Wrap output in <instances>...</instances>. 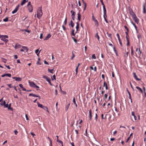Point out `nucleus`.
Masks as SVG:
<instances>
[{
  "mask_svg": "<svg viewBox=\"0 0 146 146\" xmlns=\"http://www.w3.org/2000/svg\"><path fill=\"white\" fill-rule=\"evenodd\" d=\"M37 17L40 19L42 15V6L40 7L37 11Z\"/></svg>",
  "mask_w": 146,
  "mask_h": 146,
  "instance_id": "nucleus-1",
  "label": "nucleus"
},
{
  "mask_svg": "<svg viewBox=\"0 0 146 146\" xmlns=\"http://www.w3.org/2000/svg\"><path fill=\"white\" fill-rule=\"evenodd\" d=\"M42 78L46 80L47 81L49 84L51 86H52L53 85L50 82V79L48 77L44 75L42 76Z\"/></svg>",
  "mask_w": 146,
  "mask_h": 146,
  "instance_id": "nucleus-2",
  "label": "nucleus"
},
{
  "mask_svg": "<svg viewBox=\"0 0 146 146\" xmlns=\"http://www.w3.org/2000/svg\"><path fill=\"white\" fill-rule=\"evenodd\" d=\"M92 19L93 20L94 22L95 25L96 26H98L99 25L98 23V21L96 19L95 17H94L93 15L92 16Z\"/></svg>",
  "mask_w": 146,
  "mask_h": 146,
  "instance_id": "nucleus-3",
  "label": "nucleus"
},
{
  "mask_svg": "<svg viewBox=\"0 0 146 146\" xmlns=\"http://www.w3.org/2000/svg\"><path fill=\"white\" fill-rule=\"evenodd\" d=\"M124 27L127 30V31L125 32V33L126 35V38L127 40L129 39L128 38V32H129V29L126 26H125Z\"/></svg>",
  "mask_w": 146,
  "mask_h": 146,
  "instance_id": "nucleus-4",
  "label": "nucleus"
},
{
  "mask_svg": "<svg viewBox=\"0 0 146 146\" xmlns=\"http://www.w3.org/2000/svg\"><path fill=\"white\" fill-rule=\"evenodd\" d=\"M29 85L32 88H34V87L35 86L36 84H35L34 82H30L29 81Z\"/></svg>",
  "mask_w": 146,
  "mask_h": 146,
  "instance_id": "nucleus-5",
  "label": "nucleus"
},
{
  "mask_svg": "<svg viewBox=\"0 0 146 146\" xmlns=\"http://www.w3.org/2000/svg\"><path fill=\"white\" fill-rule=\"evenodd\" d=\"M19 5H18L15 7V9H14V10L12 11V13L13 14H14L15 13H16L19 9Z\"/></svg>",
  "mask_w": 146,
  "mask_h": 146,
  "instance_id": "nucleus-6",
  "label": "nucleus"
},
{
  "mask_svg": "<svg viewBox=\"0 0 146 146\" xmlns=\"http://www.w3.org/2000/svg\"><path fill=\"white\" fill-rule=\"evenodd\" d=\"M12 78L13 79H15L16 81L19 82L21 81L22 80L21 78L18 77H13Z\"/></svg>",
  "mask_w": 146,
  "mask_h": 146,
  "instance_id": "nucleus-7",
  "label": "nucleus"
},
{
  "mask_svg": "<svg viewBox=\"0 0 146 146\" xmlns=\"http://www.w3.org/2000/svg\"><path fill=\"white\" fill-rule=\"evenodd\" d=\"M92 111L90 109L89 111V120L90 121L92 119Z\"/></svg>",
  "mask_w": 146,
  "mask_h": 146,
  "instance_id": "nucleus-8",
  "label": "nucleus"
},
{
  "mask_svg": "<svg viewBox=\"0 0 146 146\" xmlns=\"http://www.w3.org/2000/svg\"><path fill=\"white\" fill-rule=\"evenodd\" d=\"M28 9L29 10L30 12H32L33 11V7L32 5H31L29 6H27Z\"/></svg>",
  "mask_w": 146,
  "mask_h": 146,
  "instance_id": "nucleus-9",
  "label": "nucleus"
},
{
  "mask_svg": "<svg viewBox=\"0 0 146 146\" xmlns=\"http://www.w3.org/2000/svg\"><path fill=\"white\" fill-rule=\"evenodd\" d=\"M133 77L135 78V79L137 80H140V79L139 78H137V77L136 74V73L135 72L133 73Z\"/></svg>",
  "mask_w": 146,
  "mask_h": 146,
  "instance_id": "nucleus-10",
  "label": "nucleus"
},
{
  "mask_svg": "<svg viewBox=\"0 0 146 146\" xmlns=\"http://www.w3.org/2000/svg\"><path fill=\"white\" fill-rule=\"evenodd\" d=\"M51 36V35L50 34H48L47 35V36L46 37L44 38V40H47L49 38H50Z\"/></svg>",
  "mask_w": 146,
  "mask_h": 146,
  "instance_id": "nucleus-11",
  "label": "nucleus"
},
{
  "mask_svg": "<svg viewBox=\"0 0 146 146\" xmlns=\"http://www.w3.org/2000/svg\"><path fill=\"white\" fill-rule=\"evenodd\" d=\"M6 76H8L9 77H11V75L10 74H6L2 75L1 76L2 77H3Z\"/></svg>",
  "mask_w": 146,
  "mask_h": 146,
  "instance_id": "nucleus-12",
  "label": "nucleus"
},
{
  "mask_svg": "<svg viewBox=\"0 0 146 146\" xmlns=\"http://www.w3.org/2000/svg\"><path fill=\"white\" fill-rule=\"evenodd\" d=\"M131 115L133 116L134 119L135 121L137 120V117L135 115V112L134 111H132L131 112Z\"/></svg>",
  "mask_w": 146,
  "mask_h": 146,
  "instance_id": "nucleus-13",
  "label": "nucleus"
},
{
  "mask_svg": "<svg viewBox=\"0 0 146 146\" xmlns=\"http://www.w3.org/2000/svg\"><path fill=\"white\" fill-rule=\"evenodd\" d=\"M79 27V23L78 22H77L76 23V33L77 31H78V29Z\"/></svg>",
  "mask_w": 146,
  "mask_h": 146,
  "instance_id": "nucleus-14",
  "label": "nucleus"
},
{
  "mask_svg": "<svg viewBox=\"0 0 146 146\" xmlns=\"http://www.w3.org/2000/svg\"><path fill=\"white\" fill-rule=\"evenodd\" d=\"M103 87H105L106 89V90H108V88L107 86V83L105 81H104V85H103Z\"/></svg>",
  "mask_w": 146,
  "mask_h": 146,
  "instance_id": "nucleus-15",
  "label": "nucleus"
},
{
  "mask_svg": "<svg viewBox=\"0 0 146 146\" xmlns=\"http://www.w3.org/2000/svg\"><path fill=\"white\" fill-rule=\"evenodd\" d=\"M143 14H145L146 13V11L145 8V4L144 3L143 5Z\"/></svg>",
  "mask_w": 146,
  "mask_h": 146,
  "instance_id": "nucleus-16",
  "label": "nucleus"
},
{
  "mask_svg": "<svg viewBox=\"0 0 146 146\" xmlns=\"http://www.w3.org/2000/svg\"><path fill=\"white\" fill-rule=\"evenodd\" d=\"M1 40L5 42L6 44L9 41V40L8 39H6V38H2L1 39Z\"/></svg>",
  "mask_w": 146,
  "mask_h": 146,
  "instance_id": "nucleus-17",
  "label": "nucleus"
},
{
  "mask_svg": "<svg viewBox=\"0 0 146 146\" xmlns=\"http://www.w3.org/2000/svg\"><path fill=\"white\" fill-rule=\"evenodd\" d=\"M75 13L74 12H73L72 13L71 16L72 17V19L73 20H75Z\"/></svg>",
  "mask_w": 146,
  "mask_h": 146,
  "instance_id": "nucleus-18",
  "label": "nucleus"
},
{
  "mask_svg": "<svg viewBox=\"0 0 146 146\" xmlns=\"http://www.w3.org/2000/svg\"><path fill=\"white\" fill-rule=\"evenodd\" d=\"M42 108L44 110L48 112L49 113L48 108L46 106H44Z\"/></svg>",
  "mask_w": 146,
  "mask_h": 146,
  "instance_id": "nucleus-19",
  "label": "nucleus"
},
{
  "mask_svg": "<svg viewBox=\"0 0 146 146\" xmlns=\"http://www.w3.org/2000/svg\"><path fill=\"white\" fill-rule=\"evenodd\" d=\"M70 23L69 24V25H71V26L72 27H74V24L72 21V20H71L70 21Z\"/></svg>",
  "mask_w": 146,
  "mask_h": 146,
  "instance_id": "nucleus-20",
  "label": "nucleus"
},
{
  "mask_svg": "<svg viewBox=\"0 0 146 146\" xmlns=\"http://www.w3.org/2000/svg\"><path fill=\"white\" fill-rule=\"evenodd\" d=\"M22 48L24 50H25L26 51V52H27L28 51V47L27 46H23Z\"/></svg>",
  "mask_w": 146,
  "mask_h": 146,
  "instance_id": "nucleus-21",
  "label": "nucleus"
},
{
  "mask_svg": "<svg viewBox=\"0 0 146 146\" xmlns=\"http://www.w3.org/2000/svg\"><path fill=\"white\" fill-rule=\"evenodd\" d=\"M77 15L78 20L79 21H80L81 20V15L80 13L78 12L77 14Z\"/></svg>",
  "mask_w": 146,
  "mask_h": 146,
  "instance_id": "nucleus-22",
  "label": "nucleus"
},
{
  "mask_svg": "<svg viewBox=\"0 0 146 146\" xmlns=\"http://www.w3.org/2000/svg\"><path fill=\"white\" fill-rule=\"evenodd\" d=\"M104 11V15H106V10L105 7L103 8Z\"/></svg>",
  "mask_w": 146,
  "mask_h": 146,
  "instance_id": "nucleus-23",
  "label": "nucleus"
},
{
  "mask_svg": "<svg viewBox=\"0 0 146 146\" xmlns=\"http://www.w3.org/2000/svg\"><path fill=\"white\" fill-rule=\"evenodd\" d=\"M135 22L137 24H138L139 22V20L137 17L135 19H133Z\"/></svg>",
  "mask_w": 146,
  "mask_h": 146,
  "instance_id": "nucleus-24",
  "label": "nucleus"
},
{
  "mask_svg": "<svg viewBox=\"0 0 146 146\" xmlns=\"http://www.w3.org/2000/svg\"><path fill=\"white\" fill-rule=\"evenodd\" d=\"M21 46V45L19 44H16L15 46V49H17V48H19Z\"/></svg>",
  "mask_w": 146,
  "mask_h": 146,
  "instance_id": "nucleus-25",
  "label": "nucleus"
},
{
  "mask_svg": "<svg viewBox=\"0 0 146 146\" xmlns=\"http://www.w3.org/2000/svg\"><path fill=\"white\" fill-rule=\"evenodd\" d=\"M19 86L21 88H22L23 90L24 91H26V89L23 87V85L22 84H19Z\"/></svg>",
  "mask_w": 146,
  "mask_h": 146,
  "instance_id": "nucleus-26",
  "label": "nucleus"
},
{
  "mask_svg": "<svg viewBox=\"0 0 146 146\" xmlns=\"http://www.w3.org/2000/svg\"><path fill=\"white\" fill-rule=\"evenodd\" d=\"M29 96H32L35 97H36L37 96V95L32 93L30 94Z\"/></svg>",
  "mask_w": 146,
  "mask_h": 146,
  "instance_id": "nucleus-27",
  "label": "nucleus"
},
{
  "mask_svg": "<svg viewBox=\"0 0 146 146\" xmlns=\"http://www.w3.org/2000/svg\"><path fill=\"white\" fill-rule=\"evenodd\" d=\"M40 50L39 51L38 49H36L35 51V53L37 54V55L38 56V55L40 52Z\"/></svg>",
  "mask_w": 146,
  "mask_h": 146,
  "instance_id": "nucleus-28",
  "label": "nucleus"
},
{
  "mask_svg": "<svg viewBox=\"0 0 146 146\" xmlns=\"http://www.w3.org/2000/svg\"><path fill=\"white\" fill-rule=\"evenodd\" d=\"M11 104L10 103V104L9 105V106L8 107V109L9 110H10L11 111H12L13 110V109L12 108H11Z\"/></svg>",
  "mask_w": 146,
  "mask_h": 146,
  "instance_id": "nucleus-29",
  "label": "nucleus"
},
{
  "mask_svg": "<svg viewBox=\"0 0 146 146\" xmlns=\"http://www.w3.org/2000/svg\"><path fill=\"white\" fill-rule=\"evenodd\" d=\"M73 102L74 103V104L76 106V107H77V104L76 103V101H75V99L74 97H73Z\"/></svg>",
  "mask_w": 146,
  "mask_h": 146,
  "instance_id": "nucleus-30",
  "label": "nucleus"
},
{
  "mask_svg": "<svg viewBox=\"0 0 146 146\" xmlns=\"http://www.w3.org/2000/svg\"><path fill=\"white\" fill-rule=\"evenodd\" d=\"M37 103L38 106L39 107L42 108H43V107L44 106H43L42 105L39 103L38 102H37Z\"/></svg>",
  "mask_w": 146,
  "mask_h": 146,
  "instance_id": "nucleus-31",
  "label": "nucleus"
},
{
  "mask_svg": "<svg viewBox=\"0 0 146 146\" xmlns=\"http://www.w3.org/2000/svg\"><path fill=\"white\" fill-rule=\"evenodd\" d=\"M57 141L58 143H60L61 144L62 146V144H63V143L62 141L59 140V139H57Z\"/></svg>",
  "mask_w": 146,
  "mask_h": 146,
  "instance_id": "nucleus-32",
  "label": "nucleus"
},
{
  "mask_svg": "<svg viewBox=\"0 0 146 146\" xmlns=\"http://www.w3.org/2000/svg\"><path fill=\"white\" fill-rule=\"evenodd\" d=\"M74 29H72L71 35H72L73 36H75V34L76 33H74Z\"/></svg>",
  "mask_w": 146,
  "mask_h": 146,
  "instance_id": "nucleus-33",
  "label": "nucleus"
},
{
  "mask_svg": "<svg viewBox=\"0 0 146 146\" xmlns=\"http://www.w3.org/2000/svg\"><path fill=\"white\" fill-rule=\"evenodd\" d=\"M104 19L105 21H106V23H108V22L107 21V19H106V17H107V15H104Z\"/></svg>",
  "mask_w": 146,
  "mask_h": 146,
  "instance_id": "nucleus-34",
  "label": "nucleus"
},
{
  "mask_svg": "<svg viewBox=\"0 0 146 146\" xmlns=\"http://www.w3.org/2000/svg\"><path fill=\"white\" fill-rule=\"evenodd\" d=\"M131 24L133 25V26L134 27L135 29L136 30H137V27L135 25V24L133 23V22H131Z\"/></svg>",
  "mask_w": 146,
  "mask_h": 146,
  "instance_id": "nucleus-35",
  "label": "nucleus"
},
{
  "mask_svg": "<svg viewBox=\"0 0 146 146\" xmlns=\"http://www.w3.org/2000/svg\"><path fill=\"white\" fill-rule=\"evenodd\" d=\"M70 105V104L69 103L66 105V108H65V110H66V111H67L68 110V108H69Z\"/></svg>",
  "mask_w": 146,
  "mask_h": 146,
  "instance_id": "nucleus-36",
  "label": "nucleus"
},
{
  "mask_svg": "<svg viewBox=\"0 0 146 146\" xmlns=\"http://www.w3.org/2000/svg\"><path fill=\"white\" fill-rule=\"evenodd\" d=\"M54 69H50L49 68L48 69V71L49 72L51 73H53L52 71H53Z\"/></svg>",
  "mask_w": 146,
  "mask_h": 146,
  "instance_id": "nucleus-37",
  "label": "nucleus"
},
{
  "mask_svg": "<svg viewBox=\"0 0 146 146\" xmlns=\"http://www.w3.org/2000/svg\"><path fill=\"white\" fill-rule=\"evenodd\" d=\"M8 18L7 17L5 19H4L3 20V21L5 22H7L8 21Z\"/></svg>",
  "mask_w": 146,
  "mask_h": 146,
  "instance_id": "nucleus-38",
  "label": "nucleus"
},
{
  "mask_svg": "<svg viewBox=\"0 0 146 146\" xmlns=\"http://www.w3.org/2000/svg\"><path fill=\"white\" fill-rule=\"evenodd\" d=\"M26 3V0H23L21 3V5H23Z\"/></svg>",
  "mask_w": 146,
  "mask_h": 146,
  "instance_id": "nucleus-39",
  "label": "nucleus"
},
{
  "mask_svg": "<svg viewBox=\"0 0 146 146\" xmlns=\"http://www.w3.org/2000/svg\"><path fill=\"white\" fill-rule=\"evenodd\" d=\"M92 58L93 59H96V56L95 54H93L92 55Z\"/></svg>",
  "mask_w": 146,
  "mask_h": 146,
  "instance_id": "nucleus-40",
  "label": "nucleus"
},
{
  "mask_svg": "<svg viewBox=\"0 0 146 146\" xmlns=\"http://www.w3.org/2000/svg\"><path fill=\"white\" fill-rule=\"evenodd\" d=\"M141 52L140 51V48H139V51L138 52V53L139 56H140L141 55Z\"/></svg>",
  "mask_w": 146,
  "mask_h": 146,
  "instance_id": "nucleus-41",
  "label": "nucleus"
},
{
  "mask_svg": "<svg viewBox=\"0 0 146 146\" xmlns=\"http://www.w3.org/2000/svg\"><path fill=\"white\" fill-rule=\"evenodd\" d=\"M82 0L83 1V3H84V5H85L84 8V10H86V2H84V1L83 0Z\"/></svg>",
  "mask_w": 146,
  "mask_h": 146,
  "instance_id": "nucleus-42",
  "label": "nucleus"
},
{
  "mask_svg": "<svg viewBox=\"0 0 146 146\" xmlns=\"http://www.w3.org/2000/svg\"><path fill=\"white\" fill-rule=\"evenodd\" d=\"M2 38H8V36L7 35H3L2 36Z\"/></svg>",
  "mask_w": 146,
  "mask_h": 146,
  "instance_id": "nucleus-43",
  "label": "nucleus"
},
{
  "mask_svg": "<svg viewBox=\"0 0 146 146\" xmlns=\"http://www.w3.org/2000/svg\"><path fill=\"white\" fill-rule=\"evenodd\" d=\"M21 31H25V32H27L28 33H29L30 32V31L28 30L27 29L22 30Z\"/></svg>",
  "mask_w": 146,
  "mask_h": 146,
  "instance_id": "nucleus-44",
  "label": "nucleus"
},
{
  "mask_svg": "<svg viewBox=\"0 0 146 146\" xmlns=\"http://www.w3.org/2000/svg\"><path fill=\"white\" fill-rule=\"evenodd\" d=\"M95 37H97L98 40H99L100 38H99V35H98V33H97L96 34V36H95Z\"/></svg>",
  "mask_w": 146,
  "mask_h": 146,
  "instance_id": "nucleus-45",
  "label": "nucleus"
},
{
  "mask_svg": "<svg viewBox=\"0 0 146 146\" xmlns=\"http://www.w3.org/2000/svg\"><path fill=\"white\" fill-rule=\"evenodd\" d=\"M7 60L4 58H2V61L4 63H6L7 62Z\"/></svg>",
  "mask_w": 146,
  "mask_h": 146,
  "instance_id": "nucleus-46",
  "label": "nucleus"
},
{
  "mask_svg": "<svg viewBox=\"0 0 146 146\" xmlns=\"http://www.w3.org/2000/svg\"><path fill=\"white\" fill-rule=\"evenodd\" d=\"M5 103H6V102L5 101H3V103H1L0 104V105H1V106H4L5 105Z\"/></svg>",
  "mask_w": 146,
  "mask_h": 146,
  "instance_id": "nucleus-47",
  "label": "nucleus"
},
{
  "mask_svg": "<svg viewBox=\"0 0 146 146\" xmlns=\"http://www.w3.org/2000/svg\"><path fill=\"white\" fill-rule=\"evenodd\" d=\"M131 17L133 19H135V18L137 17L135 14H134Z\"/></svg>",
  "mask_w": 146,
  "mask_h": 146,
  "instance_id": "nucleus-48",
  "label": "nucleus"
},
{
  "mask_svg": "<svg viewBox=\"0 0 146 146\" xmlns=\"http://www.w3.org/2000/svg\"><path fill=\"white\" fill-rule=\"evenodd\" d=\"M136 88L138 90H139L140 92L141 90H142V89L140 88V87H138V86H136Z\"/></svg>",
  "mask_w": 146,
  "mask_h": 146,
  "instance_id": "nucleus-49",
  "label": "nucleus"
},
{
  "mask_svg": "<svg viewBox=\"0 0 146 146\" xmlns=\"http://www.w3.org/2000/svg\"><path fill=\"white\" fill-rule=\"evenodd\" d=\"M72 38L73 40L76 43H77V40L75 39L74 37H72Z\"/></svg>",
  "mask_w": 146,
  "mask_h": 146,
  "instance_id": "nucleus-50",
  "label": "nucleus"
},
{
  "mask_svg": "<svg viewBox=\"0 0 146 146\" xmlns=\"http://www.w3.org/2000/svg\"><path fill=\"white\" fill-rule=\"evenodd\" d=\"M116 35L117 37V38H118V40H121L119 35V34L118 33H117V34H116Z\"/></svg>",
  "mask_w": 146,
  "mask_h": 146,
  "instance_id": "nucleus-51",
  "label": "nucleus"
},
{
  "mask_svg": "<svg viewBox=\"0 0 146 146\" xmlns=\"http://www.w3.org/2000/svg\"><path fill=\"white\" fill-rule=\"evenodd\" d=\"M107 34L108 35V37L111 38V34H109L108 33V32L107 33Z\"/></svg>",
  "mask_w": 146,
  "mask_h": 146,
  "instance_id": "nucleus-52",
  "label": "nucleus"
},
{
  "mask_svg": "<svg viewBox=\"0 0 146 146\" xmlns=\"http://www.w3.org/2000/svg\"><path fill=\"white\" fill-rule=\"evenodd\" d=\"M72 56L71 58V59L72 60L73 58L75 57V55L73 51L72 52Z\"/></svg>",
  "mask_w": 146,
  "mask_h": 146,
  "instance_id": "nucleus-53",
  "label": "nucleus"
},
{
  "mask_svg": "<svg viewBox=\"0 0 146 146\" xmlns=\"http://www.w3.org/2000/svg\"><path fill=\"white\" fill-rule=\"evenodd\" d=\"M39 87L36 86V85L34 87L35 88H36L37 90H39Z\"/></svg>",
  "mask_w": 146,
  "mask_h": 146,
  "instance_id": "nucleus-54",
  "label": "nucleus"
},
{
  "mask_svg": "<svg viewBox=\"0 0 146 146\" xmlns=\"http://www.w3.org/2000/svg\"><path fill=\"white\" fill-rule=\"evenodd\" d=\"M52 80H56V76L55 75H54L53 76V78H52Z\"/></svg>",
  "mask_w": 146,
  "mask_h": 146,
  "instance_id": "nucleus-55",
  "label": "nucleus"
},
{
  "mask_svg": "<svg viewBox=\"0 0 146 146\" xmlns=\"http://www.w3.org/2000/svg\"><path fill=\"white\" fill-rule=\"evenodd\" d=\"M67 18L66 17L65 18V19L64 20V23L65 24V25H66L67 24Z\"/></svg>",
  "mask_w": 146,
  "mask_h": 146,
  "instance_id": "nucleus-56",
  "label": "nucleus"
},
{
  "mask_svg": "<svg viewBox=\"0 0 146 146\" xmlns=\"http://www.w3.org/2000/svg\"><path fill=\"white\" fill-rule=\"evenodd\" d=\"M7 85L10 88H11L13 87V86H12L11 84H7Z\"/></svg>",
  "mask_w": 146,
  "mask_h": 146,
  "instance_id": "nucleus-57",
  "label": "nucleus"
},
{
  "mask_svg": "<svg viewBox=\"0 0 146 146\" xmlns=\"http://www.w3.org/2000/svg\"><path fill=\"white\" fill-rule=\"evenodd\" d=\"M113 48V51H114V52H115V53H116L117 51L115 49V46H114Z\"/></svg>",
  "mask_w": 146,
  "mask_h": 146,
  "instance_id": "nucleus-58",
  "label": "nucleus"
},
{
  "mask_svg": "<svg viewBox=\"0 0 146 146\" xmlns=\"http://www.w3.org/2000/svg\"><path fill=\"white\" fill-rule=\"evenodd\" d=\"M127 46H128L129 45V39L127 40Z\"/></svg>",
  "mask_w": 146,
  "mask_h": 146,
  "instance_id": "nucleus-59",
  "label": "nucleus"
},
{
  "mask_svg": "<svg viewBox=\"0 0 146 146\" xmlns=\"http://www.w3.org/2000/svg\"><path fill=\"white\" fill-rule=\"evenodd\" d=\"M8 69H11V68H10L9 67V66H7L6 64H5L4 65Z\"/></svg>",
  "mask_w": 146,
  "mask_h": 146,
  "instance_id": "nucleus-60",
  "label": "nucleus"
},
{
  "mask_svg": "<svg viewBox=\"0 0 146 146\" xmlns=\"http://www.w3.org/2000/svg\"><path fill=\"white\" fill-rule=\"evenodd\" d=\"M14 132L15 134V135H17L18 133V131L16 130H15L14 131Z\"/></svg>",
  "mask_w": 146,
  "mask_h": 146,
  "instance_id": "nucleus-61",
  "label": "nucleus"
},
{
  "mask_svg": "<svg viewBox=\"0 0 146 146\" xmlns=\"http://www.w3.org/2000/svg\"><path fill=\"white\" fill-rule=\"evenodd\" d=\"M130 14L132 16L134 14H135V13H134V12H133V11H132V12L131 13H130Z\"/></svg>",
  "mask_w": 146,
  "mask_h": 146,
  "instance_id": "nucleus-62",
  "label": "nucleus"
},
{
  "mask_svg": "<svg viewBox=\"0 0 146 146\" xmlns=\"http://www.w3.org/2000/svg\"><path fill=\"white\" fill-rule=\"evenodd\" d=\"M130 14L132 16L134 14H135V13H134V12H133V11H132V12L131 13H130Z\"/></svg>",
  "mask_w": 146,
  "mask_h": 146,
  "instance_id": "nucleus-63",
  "label": "nucleus"
},
{
  "mask_svg": "<svg viewBox=\"0 0 146 146\" xmlns=\"http://www.w3.org/2000/svg\"><path fill=\"white\" fill-rule=\"evenodd\" d=\"M31 134V135H33V136L34 137L35 136V135L34 134V133H33L32 132H31V133H30Z\"/></svg>",
  "mask_w": 146,
  "mask_h": 146,
  "instance_id": "nucleus-64",
  "label": "nucleus"
}]
</instances>
